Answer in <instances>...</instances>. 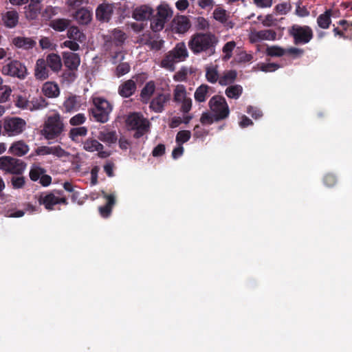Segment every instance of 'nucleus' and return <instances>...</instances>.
Instances as JSON below:
<instances>
[{"label":"nucleus","mask_w":352,"mask_h":352,"mask_svg":"<svg viewBox=\"0 0 352 352\" xmlns=\"http://www.w3.org/2000/svg\"><path fill=\"white\" fill-rule=\"evenodd\" d=\"M3 73L19 79H24L28 74V70L20 61L12 60L3 67Z\"/></svg>","instance_id":"obj_11"},{"label":"nucleus","mask_w":352,"mask_h":352,"mask_svg":"<svg viewBox=\"0 0 352 352\" xmlns=\"http://www.w3.org/2000/svg\"><path fill=\"white\" fill-rule=\"evenodd\" d=\"M64 130V124L58 113L49 116L45 122L42 130L43 135L47 140H54L63 133Z\"/></svg>","instance_id":"obj_7"},{"label":"nucleus","mask_w":352,"mask_h":352,"mask_svg":"<svg viewBox=\"0 0 352 352\" xmlns=\"http://www.w3.org/2000/svg\"><path fill=\"white\" fill-rule=\"evenodd\" d=\"M236 47V43L234 41L227 42L223 47L222 52L225 54L223 59L229 60L232 56V51Z\"/></svg>","instance_id":"obj_45"},{"label":"nucleus","mask_w":352,"mask_h":352,"mask_svg":"<svg viewBox=\"0 0 352 352\" xmlns=\"http://www.w3.org/2000/svg\"><path fill=\"white\" fill-rule=\"evenodd\" d=\"M47 105L48 102L46 101V100L42 96H38L36 98H33L31 100H30V109H28V110H39L46 107Z\"/></svg>","instance_id":"obj_38"},{"label":"nucleus","mask_w":352,"mask_h":352,"mask_svg":"<svg viewBox=\"0 0 352 352\" xmlns=\"http://www.w3.org/2000/svg\"><path fill=\"white\" fill-rule=\"evenodd\" d=\"M25 121L17 117L6 118L3 122V129L9 136L21 134L25 129Z\"/></svg>","instance_id":"obj_10"},{"label":"nucleus","mask_w":352,"mask_h":352,"mask_svg":"<svg viewBox=\"0 0 352 352\" xmlns=\"http://www.w3.org/2000/svg\"><path fill=\"white\" fill-rule=\"evenodd\" d=\"M237 72L235 70H228L219 76V83L221 86H226L232 84L236 80Z\"/></svg>","instance_id":"obj_32"},{"label":"nucleus","mask_w":352,"mask_h":352,"mask_svg":"<svg viewBox=\"0 0 352 352\" xmlns=\"http://www.w3.org/2000/svg\"><path fill=\"white\" fill-rule=\"evenodd\" d=\"M45 173L46 170L44 168L41 167L38 164H33L30 168L29 176L32 181L36 182Z\"/></svg>","instance_id":"obj_39"},{"label":"nucleus","mask_w":352,"mask_h":352,"mask_svg":"<svg viewBox=\"0 0 352 352\" xmlns=\"http://www.w3.org/2000/svg\"><path fill=\"white\" fill-rule=\"evenodd\" d=\"M213 16L215 20L222 23L228 20L226 10L221 8H217L214 10Z\"/></svg>","instance_id":"obj_53"},{"label":"nucleus","mask_w":352,"mask_h":352,"mask_svg":"<svg viewBox=\"0 0 352 352\" xmlns=\"http://www.w3.org/2000/svg\"><path fill=\"white\" fill-rule=\"evenodd\" d=\"M67 36L70 39L82 41V38L85 37L84 34L79 30L77 27H70L67 30Z\"/></svg>","instance_id":"obj_46"},{"label":"nucleus","mask_w":352,"mask_h":352,"mask_svg":"<svg viewBox=\"0 0 352 352\" xmlns=\"http://www.w3.org/2000/svg\"><path fill=\"white\" fill-rule=\"evenodd\" d=\"M48 67L54 72H58L60 71L63 64L61 58L59 55L54 53L48 54L45 59Z\"/></svg>","instance_id":"obj_24"},{"label":"nucleus","mask_w":352,"mask_h":352,"mask_svg":"<svg viewBox=\"0 0 352 352\" xmlns=\"http://www.w3.org/2000/svg\"><path fill=\"white\" fill-rule=\"evenodd\" d=\"M288 34L296 45H306L314 38V31L309 25L294 24L289 28Z\"/></svg>","instance_id":"obj_6"},{"label":"nucleus","mask_w":352,"mask_h":352,"mask_svg":"<svg viewBox=\"0 0 352 352\" xmlns=\"http://www.w3.org/2000/svg\"><path fill=\"white\" fill-rule=\"evenodd\" d=\"M10 182L14 189L23 188L25 185V178L22 175L12 177Z\"/></svg>","instance_id":"obj_49"},{"label":"nucleus","mask_w":352,"mask_h":352,"mask_svg":"<svg viewBox=\"0 0 352 352\" xmlns=\"http://www.w3.org/2000/svg\"><path fill=\"white\" fill-rule=\"evenodd\" d=\"M333 10L331 9L326 10V11L320 14L317 18V24L322 29H328L331 24V16Z\"/></svg>","instance_id":"obj_29"},{"label":"nucleus","mask_w":352,"mask_h":352,"mask_svg":"<svg viewBox=\"0 0 352 352\" xmlns=\"http://www.w3.org/2000/svg\"><path fill=\"white\" fill-rule=\"evenodd\" d=\"M195 28L198 30H205L209 28L208 21L202 16L195 18Z\"/></svg>","instance_id":"obj_57"},{"label":"nucleus","mask_w":352,"mask_h":352,"mask_svg":"<svg viewBox=\"0 0 352 352\" xmlns=\"http://www.w3.org/2000/svg\"><path fill=\"white\" fill-rule=\"evenodd\" d=\"M181 111L185 113H188L192 107V100L190 98H186L181 102Z\"/></svg>","instance_id":"obj_64"},{"label":"nucleus","mask_w":352,"mask_h":352,"mask_svg":"<svg viewBox=\"0 0 352 352\" xmlns=\"http://www.w3.org/2000/svg\"><path fill=\"white\" fill-rule=\"evenodd\" d=\"M98 138L103 142L113 144L117 141V135L116 131H100Z\"/></svg>","instance_id":"obj_36"},{"label":"nucleus","mask_w":352,"mask_h":352,"mask_svg":"<svg viewBox=\"0 0 352 352\" xmlns=\"http://www.w3.org/2000/svg\"><path fill=\"white\" fill-rule=\"evenodd\" d=\"M276 32L273 30H254L251 32L250 40L252 43H258L263 40L274 41L276 39Z\"/></svg>","instance_id":"obj_14"},{"label":"nucleus","mask_w":352,"mask_h":352,"mask_svg":"<svg viewBox=\"0 0 352 352\" xmlns=\"http://www.w3.org/2000/svg\"><path fill=\"white\" fill-rule=\"evenodd\" d=\"M114 6L112 3L103 2L96 10V17L100 22H109L113 13Z\"/></svg>","instance_id":"obj_13"},{"label":"nucleus","mask_w":352,"mask_h":352,"mask_svg":"<svg viewBox=\"0 0 352 352\" xmlns=\"http://www.w3.org/2000/svg\"><path fill=\"white\" fill-rule=\"evenodd\" d=\"M86 121V117L83 113H78L71 118L69 123L72 126H78L82 124Z\"/></svg>","instance_id":"obj_58"},{"label":"nucleus","mask_w":352,"mask_h":352,"mask_svg":"<svg viewBox=\"0 0 352 352\" xmlns=\"http://www.w3.org/2000/svg\"><path fill=\"white\" fill-rule=\"evenodd\" d=\"M13 43L17 47H23L24 49L32 48L36 45V42L34 40L25 37L14 38L13 40Z\"/></svg>","instance_id":"obj_37"},{"label":"nucleus","mask_w":352,"mask_h":352,"mask_svg":"<svg viewBox=\"0 0 352 352\" xmlns=\"http://www.w3.org/2000/svg\"><path fill=\"white\" fill-rule=\"evenodd\" d=\"M12 89L9 86L4 85L0 87V103L7 102L11 95Z\"/></svg>","instance_id":"obj_52"},{"label":"nucleus","mask_w":352,"mask_h":352,"mask_svg":"<svg viewBox=\"0 0 352 352\" xmlns=\"http://www.w3.org/2000/svg\"><path fill=\"white\" fill-rule=\"evenodd\" d=\"M153 14L152 8L147 5H142L133 10L132 16L136 21H146L149 19Z\"/></svg>","instance_id":"obj_18"},{"label":"nucleus","mask_w":352,"mask_h":352,"mask_svg":"<svg viewBox=\"0 0 352 352\" xmlns=\"http://www.w3.org/2000/svg\"><path fill=\"white\" fill-rule=\"evenodd\" d=\"M4 25L10 28L15 27L19 21V14L16 10L6 12L2 18Z\"/></svg>","instance_id":"obj_31"},{"label":"nucleus","mask_w":352,"mask_h":352,"mask_svg":"<svg viewBox=\"0 0 352 352\" xmlns=\"http://www.w3.org/2000/svg\"><path fill=\"white\" fill-rule=\"evenodd\" d=\"M323 182L326 186L333 187L337 183V179L334 175L331 173H328L324 175L323 178Z\"/></svg>","instance_id":"obj_59"},{"label":"nucleus","mask_w":352,"mask_h":352,"mask_svg":"<svg viewBox=\"0 0 352 352\" xmlns=\"http://www.w3.org/2000/svg\"><path fill=\"white\" fill-rule=\"evenodd\" d=\"M63 60L65 66L69 70H77L80 63L79 55L72 52H63Z\"/></svg>","instance_id":"obj_17"},{"label":"nucleus","mask_w":352,"mask_h":352,"mask_svg":"<svg viewBox=\"0 0 352 352\" xmlns=\"http://www.w3.org/2000/svg\"><path fill=\"white\" fill-rule=\"evenodd\" d=\"M164 43V41L162 39H160L159 35L155 34V37L151 39L148 47L151 50L158 51L162 48Z\"/></svg>","instance_id":"obj_54"},{"label":"nucleus","mask_w":352,"mask_h":352,"mask_svg":"<svg viewBox=\"0 0 352 352\" xmlns=\"http://www.w3.org/2000/svg\"><path fill=\"white\" fill-rule=\"evenodd\" d=\"M27 166V163L21 159L7 155L0 157V170L5 173L21 175Z\"/></svg>","instance_id":"obj_8"},{"label":"nucleus","mask_w":352,"mask_h":352,"mask_svg":"<svg viewBox=\"0 0 352 352\" xmlns=\"http://www.w3.org/2000/svg\"><path fill=\"white\" fill-rule=\"evenodd\" d=\"M208 106L216 117V122L223 120L230 115L228 104L222 96L215 95L212 96L208 102Z\"/></svg>","instance_id":"obj_9"},{"label":"nucleus","mask_w":352,"mask_h":352,"mask_svg":"<svg viewBox=\"0 0 352 352\" xmlns=\"http://www.w3.org/2000/svg\"><path fill=\"white\" fill-rule=\"evenodd\" d=\"M93 107L89 110L94 120L100 123H106L109 120L112 105L104 98H93Z\"/></svg>","instance_id":"obj_4"},{"label":"nucleus","mask_w":352,"mask_h":352,"mask_svg":"<svg viewBox=\"0 0 352 352\" xmlns=\"http://www.w3.org/2000/svg\"><path fill=\"white\" fill-rule=\"evenodd\" d=\"M51 154L58 157H66L69 153L60 146H51Z\"/></svg>","instance_id":"obj_60"},{"label":"nucleus","mask_w":352,"mask_h":352,"mask_svg":"<svg viewBox=\"0 0 352 352\" xmlns=\"http://www.w3.org/2000/svg\"><path fill=\"white\" fill-rule=\"evenodd\" d=\"M69 21L66 19H56L50 22V27L56 31L62 32L68 28Z\"/></svg>","instance_id":"obj_40"},{"label":"nucleus","mask_w":352,"mask_h":352,"mask_svg":"<svg viewBox=\"0 0 352 352\" xmlns=\"http://www.w3.org/2000/svg\"><path fill=\"white\" fill-rule=\"evenodd\" d=\"M43 94L47 98H56L60 94L58 85L53 82H46L42 87Z\"/></svg>","instance_id":"obj_27"},{"label":"nucleus","mask_w":352,"mask_h":352,"mask_svg":"<svg viewBox=\"0 0 352 352\" xmlns=\"http://www.w3.org/2000/svg\"><path fill=\"white\" fill-rule=\"evenodd\" d=\"M188 53L184 42L176 44L175 47L168 52L161 60L160 66L169 71L173 72L175 69V65L179 62L186 60Z\"/></svg>","instance_id":"obj_3"},{"label":"nucleus","mask_w":352,"mask_h":352,"mask_svg":"<svg viewBox=\"0 0 352 352\" xmlns=\"http://www.w3.org/2000/svg\"><path fill=\"white\" fill-rule=\"evenodd\" d=\"M103 148V145L95 139L88 138L83 142V148L88 152L102 150Z\"/></svg>","instance_id":"obj_35"},{"label":"nucleus","mask_w":352,"mask_h":352,"mask_svg":"<svg viewBox=\"0 0 352 352\" xmlns=\"http://www.w3.org/2000/svg\"><path fill=\"white\" fill-rule=\"evenodd\" d=\"M41 7L38 3H31L26 8L25 15L30 19H34L40 13Z\"/></svg>","instance_id":"obj_42"},{"label":"nucleus","mask_w":352,"mask_h":352,"mask_svg":"<svg viewBox=\"0 0 352 352\" xmlns=\"http://www.w3.org/2000/svg\"><path fill=\"white\" fill-rule=\"evenodd\" d=\"M173 10L168 4L162 3L157 7V12L149 19L150 28L154 32L162 30L165 23L172 17Z\"/></svg>","instance_id":"obj_5"},{"label":"nucleus","mask_w":352,"mask_h":352,"mask_svg":"<svg viewBox=\"0 0 352 352\" xmlns=\"http://www.w3.org/2000/svg\"><path fill=\"white\" fill-rule=\"evenodd\" d=\"M102 197L107 199V204L99 207V212L102 217L107 218L110 216L112 208L116 204V197L113 194H107L104 191H102Z\"/></svg>","instance_id":"obj_19"},{"label":"nucleus","mask_w":352,"mask_h":352,"mask_svg":"<svg viewBox=\"0 0 352 352\" xmlns=\"http://www.w3.org/2000/svg\"><path fill=\"white\" fill-rule=\"evenodd\" d=\"M218 42L217 37L211 32L196 33L189 40L188 47L194 54L205 53L210 56L215 53Z\"/></svg>","instance_id":"obj_1"},{"label":"nucleus","mask_w":352,"mask_h":352,"mask_svg":"<svg viewBox=\"0 0 352 352\" xmlns=\"http://www.w3.org/2000/svg\"><path fill=\"white\" fill-rule=\"evenodd\" d=\"M155 91V84L153 80H150L146 83L141 90L140 98L143 103L147 104L150 100Z\"/></svg>","instance_id":"obj_26"},{"label":"nucleus","mask_w":352,"mask_h":352,"mask_svg":"<svg viewBox=\"0 0 352 352\" xmlns=\"http://www.w3.org/2000/svg\"><path fill=\"white\" fill-rule=\"evenodd\" d=\"M280 67V65L276 63H263L261 66V69L265 72H274Z\"/></svg>","instance_id":"obj_62"},{"label":"nucleus","mask_w":352,"mask_h":352,"mask_svg":"<svg viewBox=\"0 0 352 352\" xmlns=\"http://www.w3.org/2000/svg\"><path fill=\"white\" fill-rule=\"evenodd\" d=\"M74 17L78 23L87 25L91 21L92 13L87 8H82L76 11Z\"/></svg>","instance_id":"obj_23"},{"label":"nucleus","mask_w":352,"mask_h":352,"mask_svg":"<svg viewBox=\"0 0 352 352\" xmlns=\"http://www.w3.org/2000/svg\"><path fill=\"white\" fill-rule=\"evenodd\" d=\"M226 96L231 99H238L243 94V87L240 85H231L226 90Z\"/></svg>","instance_id":"obj_34"},{"label":"nucleus","mask_w":352,"mask_h":352,"mask_svg":"<svg viewBox=\"0 0 352 352\" xmlns=\"http://www.w3.org/2000/svg\"><path fill=\"white\" fill-rule=\"evenodd\" d=\"M36 197L39 205L44 206L47 210H54V206L57 205V195L55 190L41 192Z\"/></svg>","instance_id":"obj_15"},{"label":"nucleus","mask_w":352,"mask_h":352,"mask_svg":"<svg viewBox=\"0 0 352 352\" xmlns=\"http://www.w3.org/2000/svg\"><path fill=\"white\" fill-rule=\"evenodd\" d=\"M63 107L65 112L78 111L80 107V97L76 95L69 96L64 101Z\"/></svg>","instance_id":"obj_25"},{"label":"nucleus","mask_w":352,"mask_h":352,"mask_svg":"<svg viewBox=\"0 0 352 352\" xmlns=\"http://www.w3.org/2000/svg\"><path fill=\"white\" fill-rule=\"evenodd\" d=\"M87 132V128L85 126L74 127L70 129L69 132V137L72 141L78 142L79 138L86 136Z\"/></svg>","instance_id":"obj_33"},{"label":"nucleus","mask_w":352,"mask_h":352,"mask_svg":"<svg viewBox=\"0 0 352 352\" xmlns=\"http://www.w3.org/2000/svg\"><path fill=\"white\" fill-rule=\"evenodd\" d=\"M247 113L254 119L259 118L263 116L262 111L259 109L252 106L248 107Z\"/></svg>","instance_id":"obj_63"},{"label":"nucleus","mask_w":352,"mask_h":352,"mask_svg":"<svg viewBox=\"0 0 352 352\" xmlns=\"http://www.w3.org/2000/svg\"><path fill=\"white\" fill-rule=\"evenodd\" d=\"M190 28V20L186 16H176L172 21V28L176 33L184 34Z\"/></svg>","instance_id":"obj_16"},{"label":"nucleus","mask_w":352,"mask_h":352,"mask_svg":"<svg viewBox=\"0 0 352 352\" xmlns=\"http://www.w3.org/2000/svg\"><path fill=\"white\" fill-rule=\"evenodd\" d=\"M265 54L271 57H281L286 54V50L278 45L267 46Z\"/></svg>","instance_id":"obj_41"},{"label":"nucleus","mask_w":352,"mask_h":352,"mask_svg":"<svg viewBox=\"0 0 352 352\" xmlns=\"http://www.w3.org/2000/svg\"><path fill=\"white\" fill-rule=\"evenodd\" d=\"M126 125L129 130L135 131L133 138L140 139L150 132L151 123L141 113L133 112L128 115Z\"/></svg>","instance_id":"obj_2"},{"label":"nucleus","mask_w":352,"mask_h":352,"mask_svg":"<svg viewBox=\"0 0 352 352\" xmlns=\"http://www.w3.org/2000/svg\"><path fill=\"white\" fill-rule=\"evenodd\" d=\"M29 150V146L23 140H20L12 143L9 148L8 152L13 155L22 157L27 154Z\"/></svg>","instance_id":"obj_22"},{"label":"nucleus","mask_w":352,"mask_h":352,"mask_svg":"<svg viewBox=\"0 0 352 352\" xmlns=\"http://www.w3.org/2000/svg\"><path fill=\"white\" fill-rule=\"evenodd\" d=\"M200 122L202 124H212L214 122H217L216 117L209 112H204L201 116Z\"/></svg>","instance_id":"obj_55"},{"label":"nucleus","mask_w":352,"mask_h":352,"mask_svg":"<svg viewBox=\"0 0 352 352\" xmlns=\"http://www.w3.org/2000/svg\"><path fill=\"white\" fill-rule=\"evenodd\" d=\"M136 89V82L133 79H129L120 85L118 94L123 98H129L135 94Z\"/></svg>","instance_id":"obj_20"},{"label":"nucleus","mask_w":352,"mask_h":352,"mask_svg":"<svg viewBox=\"0 0 352 352\" xmlns=\"http://www.w3.org/2000/svg\"><path fill=\"white\" fill-rule=\"evenodd\" d=\"M219 66L217 65H207L205 67L206 72V79L208 82L214 84L217 82H219V74L218 71Z\"/></svg>","instance_id":"obj_28"},{"label":"nucleus","mask_w":352,"mask_h":352,"mask_svg":"<svg viewBox=\"0 0 352 352\" xmlns=\"http://www.w3.org/2000/svg\"><path fill=\"white\" fill-rule=\"evenodd\" d=\"M15 105L21 109H30V100H28L25 96L21 95H17L14 100Z\"/></svg>","instance_id":"obj_51"},{"label":"nucleus","mask_w":352,"mask_h":352,"mask_svg":"<svg viewBox=\"0 0 352 352\" xmlns=\"http://www.w3.org/2000/svg\"><path fill=\"white\" fill-rule=\"evenodd\" d=\"M130 65L127 63H120L116 67V74L118 77H120L126 74L130 71Z\"/></svg>","instance_id":"obj_56"},{"label":"nucleus","mask_w":352,"mask_h":352,"mask_svg":"<svg viewBox=\"0 0 352 352\" xmlns=\"http://www.w3.org/2000/svg\"><path fill=\"white\" fill-rule=\"evenodd\" d=\"M154 37L155 34H153L149 31H146L138 38L137 43L141 45H146L147 47H149L151 39Z\"/></svg>","instance_id":"obj_44"},{"label":"nucleus","mask_w":352,"mask_h":352,"mask_svg":"<svg viewBox=\"0 0 352 352\" xmlns=\"http://www.w3.org/2000/svg\"><path fill=\"white\" fill-rule=\"evenodd\" d=\"M338 24L341 26L343 32H345L348 36V40H352V21L342 19L338 22Z\"/></svg>","instance_id":"obj_43"},{"label":"nucleus","mask_w":352,"mask_h":352,"mask_svg":"<svg viewBox=\"0 0 352 352\" xmlns=\"http://www.w3.org/2000/svg\"><path fill=\"white\" fill-rule=\"evenodd\" d=\"M171 95L169 93H157L150 101L149 108L155 113H162L169 102Z\"/></svg>","instance_id":"obj_12"},{"label":"nucleus","mask_w":352,"mask_h":352,"mask_svg":"<svg viewBox=\"0 0 352 352\" xmlns=\"http://www.w3.org/2000/svg\"><path fill=\"white\" fill-rule=\"evenodd\" d=\"M191 137L190 131L183 130L177 133L176 135V142L178 145H182L184 143L188 142Z\"/></svg>","instance_id":"obj_47"},{"label":"nucleus","mask_w":352,"mask_h":352,"mask_svg":"<svg viewBox=\"0 0 352 352\" xmlns=\"http://www.w3.org/2000/svg\"><path fill=\"white\" fill-rule=\"evenodd\" d=\"M126 34L120 30H115L113 32V43L116 45L119 46L126 40Z\"/></svg>","instance_id":"obj_50"},{"label":"nucleus","mask_w":352,"mask_h":352,"mask_svg":"<svg viewBox=\"0 0 352 352\" xmlns=\"http://www.w3.org/2000/svg\"><path fill=\"white\" fill-rule=\"evenodd\" d=\"M252 58L253 57L251 54H247L245 52H241L236 56L235 60L239 63H248L252 60Z\"/></svg>","instance_id":"obj_61"},{"label":"nucleus","mask_w":352,"mask_h":352,"mask_svg":"<svg viewBox=\"0 0 352 352\" xmlns=\"http://www.w3.org/2000/svg\"><path fill=\"white\" fill-rule=\"evenodd\" d=\"M186 89L183 85H177L174 89V101L181 102L184 98H186Z\"/></svg>","instance_id":"obj_48"},{"label":"nucleus","mask_w":352,"mask_h":352,"mask_svg":"<svg viewBox=\"0 0 352 352\" xmlns=\"http://www.w3.org/2000/svg\"><path fill=\"white\" fill-rule=\"evenodd\" d=\"M34 76L36 79L43 80L49 77L48 65L43 58H38L36 62Z\"/></svg>","instance_id":"obj_21"},{"label":"nucleus","mask_w":352,"mask_h":352,"mask_svg":"<svg viewBox=\"0 0 352 352\" xmlns=\"http://www.w3.org/2000/svg\"><path fill=\"white\" fill-rule=\"evenodd\" d=\"M212 88L206 84H202L199 86L194 94L195 100L198 102H204L209 96V91Z\"/></svg>","instance_id":"obj_30"}]
</instances>
